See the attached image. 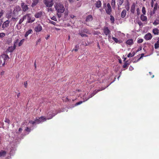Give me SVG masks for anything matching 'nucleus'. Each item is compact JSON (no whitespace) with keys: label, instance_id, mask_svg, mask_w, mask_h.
Listing matches in <instances>:
<instances>
[{"label":"nucleus","instance_id":"423d86ee","mask_svg":"<svg viewBox=\"0 0 159 159\" xmlns=\"http://www.w3.org/2000/svg\"><path fill=\"white\" fill-rule=\"evenodd\" d=\"M9 59L8 56L6 54H2L0 57V64L4 65L5 61Z\"/></svg>","mask_w":159,"mask_h":159},{"label":"nucleus","instance_id":"393cba45","mask_svg":"<svg viewBox=\"0 0 159 159\" xmlns=\"http://www.w3.org/2000/svg\"><path fill=\"white\" fill-rule=\"evenodd\" d=\"M127 44L129 45H131L133 44V40L132 39L128 40L126 42Z\"/></svg>","mask_w":159,"mask_h":159},{"label":"nucleus","instance_id":"a19ab883","mask_svg":"<svg viewBox=\"0 0 159 159\" xmlns=\"http://www.w3.org/2000/svg\"><path fill=\"white\" fill-rule=\"evenodd\" d=\"M159 45L158 44L156 43L154 45V47L155 49L158 48L159 47Z\"/></svg>","mask_w":159,"mask_h":159},{"label":"nucleus","instance_id":"338daca9","mask_svg":"<svg viewBox=\"0 0 159 159\" xmlns=\"http://www.w3.org/2000/svg\"><path fill=\"white\" fill-rule=\"evenodd\" d=\"M70 2H73L74 0H68Z\"/></svg>","mask_w":159,"mask_h":159},{"label":"nucleus","instance_id":"9d476101","mask_svg":"<svg viewBox=\"0 0 159 159\" xmlns=\"http://www.w3.org/2000/svg\"><path fill=\"white\" fill-rule=\"evenodd\" d=\"M107 82L108 81L106 80H104L103 81L102 84V85H103L104 84H105V85L104 87L102 88V89L101 90L100 89V91L105 89L110 84L108 83Z\"/></svg>","mask_w":159,"mask_h":159},{"label":"nucleus","instance_id":"f704fd0d","mask_svg":"<svg viewBox=\"0 0 159 159\" xmlns=\"http://www.w3.org/2000/svg\"><path fill=\"white\" fill-rule=\"evenodd\" d=\"M11 13H9L7 14L6 17L8 18H11Z\"/></svg>","mask_w":159,"mask_h":159},{"label":"nucleus","instance_id":"4d7b16f0","mask_svg":"<svg viewBox=\"0 0 159 159\" xmlns=\"http://www.w3.org/2000/svg\"><path fill=\"white\" fill-rule=\"evenodd\" d=\"M129 8H130V7H129V5H128L127 6V7L126 8V10L127 11H128L129 10Z\"/></svg>","mask_w":159,"mask_h":159},{"label":"nucleus","instance_id":"c9c22d12","mask_svg":"<svg viewBox=\"0 0 159 159\" xmlns=\"http://www.w3.org/2000/svg\"><path fill=\"white\" fill-rule=\"evenodd\" d=\"M16 28L18 30H20L21 28V26L20 25V24H19L18 23V24L16 25Z\"/></svg>","mask_w":159,"mask_h":159},{"label":"nucleus","instance_id":"473e14b6","mask_svg":"<svg viewBox=\"0 0 159 159\" xmlns=\"http://www.w3.org/2000/svg\"><path fill=\"white\" fill-rule=\"evenodd\" d=\"M142 12L143 13V15H145L146 13V11L145 10V8L144 7H142Z\"/></svg>","mask_w":159,"mask_h":159},{"label":"nucleus","instance_id":"864d4df0","mask_svg":"<svg viewBox=\"0 0 159 159\" xmlns=\"http://www.w3.org/2000/svg\"><path fill=\"white\" fill-rule=\"evenodd\" d=\"M22 129L21 128H20L19 129L18 133H20L21 132V131H22Z\"/></svg>","mask_w":159,"mask_h":159},{"label":"nucleus","instance_id":"412c9836","mask_svg":"<svg viewBox=\"0 0 159 159\" xmlns=\"http://www.w3.org/2000/svg\"><path fill=\"white\" fill-rule=\"evenodd\" d=\"M126 14V11L125 10H123L122 11L121 14V16L122 18L125 17Z\"/></svg>","mask_w":159,"mask_h":159},{"label":"nucleus","instance_id":"58836bf2","mask_svg":"<svg viewBox=\"0 0 159 159\" xmlns=\"http://www.w3.org/2000/svg\"><path fill=\"white\" fill-rule=\"evenodd\" d=\"M159 24V21L155 20L153 23V24L154 25H158Z\"/></svg>","mask_w":159,"mask_h":159},{"label":"nucleus","instance_id":"4468645a","mask_svg":"<svg viewBox=\"0 0 159 159\" xmlns=\"http://www.w3.org/2000/svg\"><path fill=\"white\" fill-rule=\"evenodd\" d=\"M93 20V17L91 15L88 16L86 18V25H89L88 24V23L91 22Z\"/></svg>","mask_w":159,"mask_h":159},{"label":"nucleus","instance_id":"cd10ccee","mask_svg":"<svg viewBox=\"0 0 159 159\" xmlns=\"http://www.w3.org/2000/svg\"><path fill=\"white\" fill-rule=\"evenodd\" d=\"M112 39L116 43H120L121 42V41L118 40V39L116 38L113 37H112Z\"/></svg>","mask_w":159,"mask_h":159},{"label":"nucleus","instance_id":"603ef678","mask_svg":"<svg viewBox=\"0 0 159 159\" xmlns=\"http://www.w3.org/2000/svg\"><path fill=\"white\" fill-rule=\"evenodd\" d=\"M24 86L26 88L27 86V81H26L24 83Z\"/></svg>","mask_w":159,"mask_h":159},{"label":"nucleus","instance_id":"a878e982","mask_svg":"<svg viewBox=\"0 0 159 159\" xmlns=\"http://www.w3.org/2000/svg\"><path fill=\"white\" fill-rule=\"evenodd\" d=\"M124 2V0H118L117 5L118 7H120L122 4Z\"/></svg>","mask_w":159,"mask_h":159},{"label":"nucleus","instance_id":"69168bd1","mask_svg":"<svg viewBox=\"0 0 159 159\" xmlns=\"http://www.w3.org/2000/svg\"><path fill=\"white\" fill-rule=\"evenodd\" d=\"M49 37H50V35H48L47 37H46V39H48L49 38Z\"/></svg>","mask_w":159,"mask_h":159},{"label":"nucleus","instance_id":"f257e3e1","mask_svg":"<svg viewBox=\"0 0 159 159\" xmlns=\"http://www.w3.org/2000/svg\"><path fill=\"white\" fill-rule=\"evenodd\" d=\"M55 115L56 114H54L51 117H50L49 118H48L47 119H46L45 118L44 116H41L39 118H36L35 120V121H31L30 122V124H32L33 125L36 122L39 124L41 123L42 122L46 120L47 119H49L52 118L53 116Z\"/></svg>","mask_w":159,"mask_h":159},{"label":"nucleus","instance_id":"774afa93","mask_svg":"<svg viewBox=\"0 0 159 159\" xmlns=\"http://www.w3.org/2000/svg\"><path fill=\"white\" fill-rule=\"evenodd\" d=\"M157 43L159 45V40H158L157 42Z\"/></svg>","mask_w":159,"mask_h":159},{"label":"nucleus","instance_id":"2f4dec72","mask_svg":"<svg viewBox=\"0 0 159 159\" xmlns=\"http://www.w3.org/2000/svg\"><path fill=\"white\" fill-rule=\"evenodd\" d=\"M110 20L111 21V23H112L114 24L115 21V18L112 15H110Z\"/></svg>","mask_w":159,"mask_h":159},{"label":"nucleus","instance_id":"9b49d317","mask_svg":"<svg viewBox=\"0 0 159 159\" xmlns=\"http://www.w3.org/2000/svg\"><path fill=\"white\" fill-rule=\"evenodd\" d=\"M10 22V21L9 20H7L4 22L2 24V28L5 29L7 28L9 26Z\"/></svg>","mask_w":159,"mask_h":159},{"label":"nucleus","instance_id":"5701e85b","mask_svg":"<svg viewBox=\"0 0 159 159\" xmlns=\"http://www.w3.org/2000/svg\"><path fill=\"white\" fill-rule=\"evenodd\" d=\"M135 4L134 3H133L132 6L131 7L130 11L131 13H134L135 11Z\"/></svg>","mask_w":159,"mask_h":159},{"label":"nucleus","instance_id":"dca6fc26","mask_svg":"<svg viewBox=\"0 0 159 159\" xmlns=\"http://www.w3.org/2000/svg\"><path fill=\"white\" fill-rule=\"evenodd\" d=\"M43 14L44 13L42 11H39L35 14L34 16L36 18H39L42 16Z\"/></svg>","mask_w":159,"mask_h":159},{"label":"nucleus","instance_id":"f3484780","mask_svg":"<svg viewBox=\"0 0 159 159\" xmlns=\"http://www.w3.org/2000/svg\"><path fill=\"white\" fill-rule=\"evenodd\" d=\"M15 48L16 46L15 45H14L13 47L11 46L9 47L7 49V51L9 52H12L15 49Z\"/></svg>","mask_w":159,"mask_h":159},{"label":"nucleus","instance_id":"0e129e2a","mask_svg":"<svg viewBox=\"0 0 159 159\" xmlns=\"http://www.w3.org/2000/svg\"><path fill=\"white\" fill-rule=\"evenodd\" d=\"M138 24L140 26L142 25V23L141 22H139Z\"/></svg>","mask_w":159,"mask_h":159},{"label":"nucleus","instance_id":"a18cd8bd","mask_svg":"<svg viewBox=\"0 0 159 159\" xmlns=\"http://www.w3.org/2000/svg\"><path fill=\"white\" fill-rule=\"evenodd\" d=\"M82 102H83L82 101H80L79 102H77L76 103V104H75V106H77V105H80V104H81L82 103Z\"/></svg>","mask_w":159,"mask_h":159},{"label":"nucleus","instance_id":"13d9d810","mask_svg":"<svg viewBox=\"0 0 159 159\" xmlns=\"http://www.w3.org/2000/svg\"><path fill=\"white\" fill-rule=\"evenodd\" d=\"M61 13H57V15L59 18H60L61 17Z\"/></svg>","mask_w":159,"mask_h":159},{"label":"nucleus","instance_id":"4be33fe9","mask_svg":"<svg viewBox=\"0 0 159 159\" xmlns=\"http://www.w3.org/2000/svg\"><path fill=\"white\" fill-rule=\"evenodd\" d=\"M39 0H33L31 6L33 7L35 6L38 3Z\"/></svg>","mask_w":159,"mask_h":159},{"label":"nucleus","instance_id":"e2e57ef3","mask_svg":"<svg viewBox=\"0 0 159 159\" xmlns=\"http://www.w3.org/2000/svg\"><path fill=\"white\" fill-rule=\"evenodd\" d=\"M70 17L72 18H73L75 17V16L74 15H71L70 16Z\"/></svg>","mask_w":159,"mask_h":159},{"label":"nucleus","instance_id":"8fccbe9b","mask_svg":"<svg viewBox=\"0 0 159 159\" xmlns=\"http://www.w3.org/2000/svg\"><path fill=\"white\" fill-rule=\"evenodd\" d=\"M154 0H151V7H153V4H154Z\"/></svg>","mask_w":159,"mask_h":159},{"label":"nucleus","instance_id":"1a4fd4ad","mask_svg":"<svg viewBox=\"0 0 159 159\" xmlns=\"http://www.w3.org/2000/svg\"><path fill=\"white\" fill-rule=\"evenodd\" d=\"M39 23V22H38L35 23L34 30L37 32L41 31L42 29V27Z\"/></svg>","mask_w":159,"mask_h":159},{"label":"nucleus","instance_id":"c756f323","mask_svg":"<svg viewBox=\"0 0 159 159\" xmlns=\"http://www.w3.org/2000/svg\"><path fill=\"white\" fill-rule=\"evenodd\" d=\"M111 5L113 8L114 9L116 7V0H112Z\"/></svg>","mask_w":159,"mask_h":159},{"label":"nucleus","instance_id":"e433bc0d","mask_svg":"<svg viewBox=\"0 0 159 159\" xmlns=\"http://www.w3.org/2000/svg\"><path fill=\"white\" fill-rule=\"evenodd\" d=\"M128 65L129 64L127 62H125L123 65V68H126Z\"/></svg>","mask_w":159,"mask_h":159},{"label":"nucleus","instance_id":"7c9ffc66","mask_svg":"<svg viewBox=\"0 0 159 159\" xmlns=\"http://www.w3.org/2000/svg\"><path fill=\"white\" fill-rule=\"evenodd\" d=\"M79 48V46L78 45H76L75 46V48L72 50V51H75V52H77L78 51Z\"/></svg>","mask_w":159,"mask_h":159},{"label":"nucleus","instance_id":"5fc2aeb1","mask_svg":"<svg viewBox=\"0 0 159 159\" xmlns=\"http://www.w3.org/2000/svg\"><path fill=\"white\" fill-rule=\"evenodd\" d=\"M137 14L138 15H139V13H140V12H139V8H138L137 9Z\"/></svg>","mask_w":159,"mask_h":159},{"label":"nucleus","instance_id":"39448f33","mask_svg":"<svg viewBox=\"0 0 159 159\" xmlns=\"http://www.w3.org/2000/svg\"><path fill=\"white\" fill-rule=\"evenodd\" d=\"M104 8L105 9L106 13L109 15H111L112 12V10L111 6L109 3H105L103 5Z\"/></svg>","mask_w":159,"mask_h":159},{"label":"nucleus","instance_id":"f03ea898","mask_svg":"<svg viewBox=\"0 0 159 159\" xmlns=\"http://www.w3.org/2000/svg\"><path fill=\"white\" fill-rule=\"evenodd\" d=\"M55 8L57 12L58 13H63L65 10V8L64 6L60 3L56 4L55 6Z\"/></svg>","mask_w":159,"mask_h":159},{"label":"nucleus","instance_id":"de8ad7c7","mask_svg":"<svg viewBox=\"0 0 159 159\" xmlns=\"http://www.w3.org/2000/svg\"><path fill=\"white\" fill-rule=\"evenodd\" d=\"M4 121L5 122L8 124H9L10 122L9 120L7 119H6Z\"/></svg>","mask_w":159,"mask_h":159},{"label":"nucleus","instance_id":"79ce46f5","mask_svg":"<svg viewBox=\"0 0 159 159\" xmlns=\"http://www.w3.org/2000/svg\"><path fill=\"white\" fill-rule=\"evenodd\" d=\"M5 35V34L3 33H0V37L2 38L4 37Z\"/></svg>","mask_w":159,"mask_h":159},{"label":"nucleus","instance_id":"ea45409f","mask_svg":"<svg viewBox=\"0 0 159 159\" xmlns=\"http://www.w3.org/2000/svg\"><path fill=\"white\" fill-rule=\"evenodd\" d=\"M4 13V12L3 10H1L0 11V18L2 16Z\"/></svg>","mask_w":159,"mask_h":159},{"label":"nucleus","instance_id":"2eb2a0df","mask_svg":"<svg viewBox=\"0 0 159 159\" xmlns=\"http://www.w3.org/2000/svg\"><path fill=\"white\" fill-rule=\"evenodd\" d=\"M144 39L147 40H150L152 38V36L151 33H148L144 36Z\"/></svg>","mask_w":159,"mask_h":159},{"label":"nucleus","instance_id":"bb28decb","mask_svg":"<svg viewBox=\"0 0 159 159\" xmlns=\"http://www.w3.org/2000/svg\"><path fill=\"white\" fill-rule=\"evenodd\" d=\"M26 19V16L25 15L23 16L19 20V24H21L23 21L25 19Z\"/></svg>","mask_w":159,"mask_h":159},{"label":"nucleus","instance_id":"680f3d73","mask_svg":"<svg viewBox=\"0 0 159 159\" xmlns=\"http://www.w3.org/2000/svg\"><path fill=\"white\" fill-rule=\"evenodd\" d=\"M135 53L134 52H133L132 54H131V57H133L135 55Z\"/></svg>","mask_w":159,"mask_h":159},{"label":"nucleus","instance_id":"3c124183","mask_svg":"<svg viewBox=\"0 0 159 159\" xmlns=\"http://www.w3.org/2000/svg\"><path fill=\"white\" fill-rule=\"evenodd\" d=\"M25 130L27 131L30 132V131L31 129H29V128L27 127L26 129H25Z\"/></svg>","mask_w":159,"mask_h":159},{"label":"nucleus","instance_id":"6ab92c4d","mask_svg":"<svg viewBox=\"0 0 159 159\" xmlns=\"http://www.w3.org/2000/svg\"><path fill=\"white\" fill-rule=\"evenodd\" d=\"M145 15H141L140 16V19L143 21H146L147 20V17Z\"/></svg>","mask_w":159,"mask_h":159},{"label":"nucleus","instance_id":"c85d7f7f","mask_svg":"<svg viewBox=\"0 0 159 159\" xmlns=\"http://www.w3.org/2000/svg\"><path fill=\"white\" fill-rule=\"evenodd\" d=\"M6 152L5 151L1 150L0 151V157L4 156L6 154Z\"/></svg>","mask_w":159,"mask_h":159},{"label":"nucleus","instance_id":"ddd939ff","mask_svg":"<svg viewBox=\"0 0 159 159\" xmlns=\"http://www.w3.org/2000/svg\"><path fill=\"white\" fill-rule=\"evenodd\" d=\"M21 6L22 9V10L24 11H25L28 10L29 8L27 5L24 3H22L21 4Z\"/></svg>","mask_w":159,"mask_h":159},{"label":"nucleus","instance_id":"c03bdc74","mask_svg":"<svg viewBox=\"0 0 159 159\" xmlns=\"http://www.w3.org/2000/svg\"><path fill=\"white\" fill-rule=\"evenodd\" d=\"M51 19L55 21H56L57 20V18L55 16H53L52 17H51Z\"/></svg>","mask_w":159,"mask_h":159},{"label":"nucleus","instance_id":"20e7f679","mask_svg":"<svg viewBox=\"0 0 159 159\" xmlns=\"http://www.w3.org/2000/svg\"><path fill=\"white\" fill-rule=\"evenodd\" d=\"M98 92V90L97 91L95 90L93 93H92L88 97H87L86 93H83V94L81 93L80 96L81 98L82 97V98L84 100L83 102H85L88 100L89 98H92Z\"/></svg>","mask_w":159,"mask_h":159},{"label":"nucleus","instance_id":"72a5a7b5","mask_svg":"<svg viewBox=\"0 0 159 159\" xmlns=\"http://www.w3.org/2000/svg\"><path fill=\"white\" fill-rule=\"evenodd\" d=\"M25 40L24 39H23L21 40H20V42L19 43L18 45L19 46H20L23 43Z\"/></svg>","mask_w":159,"mask_h":159},{"label":"nucleus","instance_id":"37998d69","mask_svg":"<svg viewBox=\"0 0 159 159\" xmlns=\"http://www.w3.org/2000/svg\"><path fill=\"white\" fill-rule=\"evenodd\" d=\"M143 39H140L138 40L137 42L138 43H141L143 42Z\"/></svg>","mask_w":159,"mask_h":159},{"label":"nucleus","instance_id":"49530a36","mask_svg":"<svg viewBox=\"0 0 159 159\" xmlns=\"http://www.w3.org/2000/svg\"><path fill=\"white\" fill-rule=\"evenodd\" d=\"M49 20V22L50 23H51L54 25H55V24H56V23L55 22L53 21L50 20Z\"/></svg>","mask_w":159,"mask_h":159},{"label":"nucleus","instance_id":"6e6552de","mask_svg":"<svg viewBox=\"0 0 159 159\" xmlns=\"http://www.w3.org/2000/svg\"><path fill=\"white\" fill-rule=\"evenodd\" d=\"M43 2L47 7H51L53 5V0H44Z\"/></svg>","mask_w":159,"mask_h":159},{"label":"nucleus","instance_id":"f8f14e48","mask_svg":"<svg viewBox=\"0 0 159 159\" xmlns=\"http://www.w3.org/2000/svg\"><path fill=\"white\" fill-rule=\"evenodd\" d=\"M103 31L104 33L106 35H109L111 33L110 31L107 27H104L103 29Z\"/></svg>","mask_w":159,"mask_h":159},{"label":"nucleus","instance_id":"6e6d98bb","mask_svg":"<svg viewBox=\"0 0 159 159\" xmlns=\"http://www.w3.org/2000/svg\"><path fill=\"white\" fill-rule=\"evenodd\" d=\"M41 39H39L36 41V44H38V43L40 42L41 41Z\"/></svg>","mask_w":159,"mask_h":159},{"label":"nucleus","instance_id":"09e8293b","mask_svg":"<svg viewBox=\"0 0 159 159\" xmlns=\"http://www.w3.org/2000/svg\"><path fill=\"white\" fill-rule=\"evenodd\" d=\"M144 53H142L141 54V57L140 58L138 59V60H139L141 59L144 56Z\"/></svg>","mask_w":159,"mask_h":159},{"label":"nucleus","instance_id":"0eeeda50","mask_svg":"<svg viewBox=\"0 0 159 159\" xmlns=\"http://www.w3.org/2000/svg\"><path fill=\"white\" fill-rule=\"evenodd\" d=\"M26 18L27 19L28 23H31L33 22L35 20V18L34 17H32L31 16L30 14H26L25 15Z\"/></svg>","mask_w":159,"mask_h":159},{"label":"nucleus","instance_id":"4c0bfd02","mask_svg":"<svg viewBox=\"0 0 159 159\" xmlns=\"http://www.w3.org/2000/svg\"><path fill=\"white\" fill-rule=\"evenodd\" d=\"M96 7L98 8L99 7V1H98L95 4Z\"/></svg>","mask_w":159,"mask_h":159},{"label":"nucleus","instance_id":"b1692460","mask_svg":"<svg viewBox=\"0 0 159 159\" xmlns=\"http://www.w3.org/2000/svg\"><path fill=\"white\" fill-rule=\"evenodd\" d=\"M152 32L155 35H158L159 33V30L158 29L155 28L152 30Z\"/></svg>","mask_w":159,"mask_h":159},{"label":"nucleus","instance_id":"052dcab7","mask_svg":"<svg viewBox=\"0 0 159 159\" xmlns=\"http://www.w3.org/2000/svg\"><path fill=\"white\" fill-rule=\"evenodd\" d=\"M131 53L130 52L129 53V54L127 55V57H131Z\"/></svg>","mask_w":159,"mask_h":159},{"label":"nucleus","instance_id":"a211bd4d","mask_svg":"<svg viewBox=\"0 0 159 159\" xmlns=\"http://www.w3.org/2000/svg\"><path fill=\"white\" fill-rule=\"evenodd\" d=\"M21 9L20 7L19 6H16L15 7V8L13 11V13L14 14H16V12H18L19 11H20Z\"/></svg>","mask_w":159,"mask_h":159},{"label":"nucleus","instance_id":"aec40b11","mask_svg":"<svg viewBox=\"0 0 159 159\" xmlns=\"http://www.w3.org/2000/svg\"><path fill=\"white\" fill-rule=\"evenodd\" d=\"M32 30L31 29H29L27 31L25 34V37H26L27 38L28 35L32 33Z\"/></svg>","mask_w":159,"mask_h":159},{"label":"nucleus","instance_id":"7ed1b4c3","mask_svg":"<svg viewBox=\"0 0 159 159\" xmlns=\"http://www.w3.org/2000/svg\"><path fill=\"white\" fill-rule=\"evenodd\" d=\"M98 92V90L97 91L95 90L93 93H92L88 97H87L86 93H83V94L81 93L80 96L81 98L82 97V98L84 100L83 102H85L88 100L89 98H92Z\"/></svg>","mask_w":159,"mask_h":159},{"label":"nucleus","instance_id":"bf43d9fd","mask_svg":"<svg viewBox=\"0 0 159 159\" xmlns=\"http://www.w3.org/2000/svg\"><path fill=\"white\" fill-rule=\"evenodd\" d=\"M80 35H81V36L82 37H84V36H86V34H80Z\"/></svg>","mask_w":159,"mask_h":159}]
</instances>
